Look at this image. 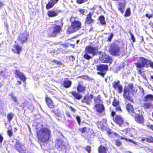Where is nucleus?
Segmentation results:
<instances>
[{"mask_svg": "<svg viewBox=\"0 0 153 153\" xmlns=\"http://www.w3.org/2000/svg\"><path fill=\"white\" fill-rule=\"evenodd\" d=\"M51 134L50 130L45 128L40 129L36 132L38 140L42 142H47L50 139Z\"/></svg>", "mask_w": 153, "mask_h": 153, "instance_id": "nucleus-1", "label": "nucleus"}, {"mask_svg": "<svg viewBox=\"0 0 153 153\" xmlns=\"http://www.w3.org/2000/svg\"><path fill=\"white\" fill-rule=\"evenodd\" d=\"M134 93L135 88L133 85L129 83L124 88L123 95L124 99L126 101H132V96L134 95Z\"/></svg>", "mask_w": 153, "mask_h": 153, "instance_id": "nucleus-2", "label": "nucleus"}, {"mask_svg": "<svg viewBox=\"0 0 153 153\" xmlns=\"http://www.w3.org/2000/svg\"><path fill=\"white\" fill-rule=\"evenodd\" d=\"M138 61L137 62L135 63V65L137 68V70L139 74L142 75V72L140 68L144 67H149L150 60L144 57H140Z\"/></svg>", "mask_w": 153, "mask_h": 153, "instance_id": "nucleus-3", "label": "nucleus"}, {"mask_svg": "<svg viewBox=\"0 0 153 153\" xmlns=\"http://www.w3.org/2000/svg\"><path fill=\"white\" fill-rule=\"evenodd\" d=\"M14 148L18 152L20 153H29L27 148L19 141H17L15 144Z\"/></svg>", "mask_w": 153, "mask_h": 153, "instance_id": "nucleus-4", "label": "nucleus"}, {"mask_svg": "<svg viewBox=\"0 0 153 153\" xmlns=\"http://www.w3.org/2000/svg\"><path fill=\"white\" fill-rule=\"evenodd\" d=\"M81 25L80 22L79 21H74L72 22L71 26L68 28V31L70 33L74 32L81 28Z\"/></svg>", "mask_w": 153, "mask_h": 153, "instance_id": "nucleus-5", "label": "nucleus"}, {"mask_svg": "<svg viewBox=\"0 0 153 153\" xmlns=\"http://www.w3.org/2000/svg\"><path fill=\"white\" fill-rule=\"evenodd\" d=\"M143 101L148 102L144 103V107L146 109L150 108L152 106V102L153 101V95L151 94H149L145 96L143 99Z\"/></svg>", "mask_w": 153, "mask_h": 153, "instance_id": "nucleus-6", "label": "nucleus"}, {"mask_svg": "<svg viewBox=\"0 0 153 153\" xmlns=\"http://www.w3.org/2000/svg\"><path fill=\"white\" fill-rule=\"evenodd\" d=\"M97 74L103 76L108 70V66L107 65L100 64L97 66Z\"/></svg>", "mask_w": 153, "mask_h": 153, "instance_id": "nucleus-7", "label": "nucleus"}, {"mask_svg": "<svg viewBox=\"0 0 153 153\" xmlns=\"http://www.w3.org/2000/svg\"><path fill=\"white\" fill-rule=\"evenodd\" d=\"M56 146L59 150L66 149H68L69 146L68 143L63 142L62 139L57 140L56 141Z\"/></svg>", "mask_w": 153, "mask_h": 153, "instance_id": "nucleus-8", "label": "nucleus"}, {"mask_svg": "<svg viewBox=\"0 0 153 153\" xmlns=\"http://www.w3.org/2000/svg\"><path fill=\"white\" fill-rule=\"evenodd\" d=\"M120 50V48L118 45L113 43L110 47L109 51L111 55L116 56L119 55Z\"/></svg>", "mask_w": 153, "mask_h": 153, "instance_id": "nucleus-9", "label": "nucleus"}, {"mask_svg": "<svg viewBox=\"0 0 153 153\" xmlns=\"http://www.w3.org/2000/svg\"><path fill=\"white\" fill-rule=\"evenodd\" d=\"M28 36L29 33L27 31H24L19 34L18 40L20 43L23 44L27 41Z\"/></svg>", "mask_w": 153, "mask_h": 153, "instance_id": "nucleus-10", "label": "nucleus"}, {"mask_svg": "<svg viewBox=\"0 0 153 153\" xmlns=\"http://www.w3.org/2000/svg\"><path fill=\"white\" fill-rule=\"evenodd\" d=\"M57 22H60L61 27L60 25H56L54 27L52 33L48 34L49 36H55L60 32L61 29L62 27L63 26V23L62 21H57Z\"/></svg>", "mask_w": 153, "mask_h": 153, "instance_id": "nucleus-11", "label": "nucleus"}, {"mask_svg": "<svg viewBox=\"0 0 153 153\" xmlns=\"http://www.w3.org/2000/svg\"><path fill=\"white\" fill-rule=\"evenodd\" d=\"M85 51L86 53L91 54L94 56L97 54L98 49L95 47H93L91 46H88L85 47Z\"/></svg>", "mask_w": 153, "mask_h": 153, "instance_id": "nucleus-12", "label": "nucleus"}, {"mask_svg": "<svg viewBox=\"0 0 153 153\" xmlns=\"http://www.w3.org/2000/svg\"><path fill=\"white\" fill-rule=\"evenodd\" d=\"M102 62L106 63H111L112 59L111 57L106 54L103 55L101 57Z\"/></svg>", "mask_w": 153, "mask_h": 153, "instance_id": "nucleus-13", "label": "nucleus"}, {"mask_svg": "<svg viewBox=\"0 0 153 153\" xmlns=\"http://www.w3.org/2000/svg\"><path fill=\"white\" fill-rule=\"evenodd\" d=\"M135 117L136 121L139 123H143L144 122V118L143 115L136 114L135 115H132Z\"/></svg>", "mask_w": 153, "mask_h": 153, "instance_id": "nucleus-14", "label": "nucleus"}, {"mask_svg": "<svg viewBox=\"0 0 153 153\" xmlns=\"http://www.w3.org/2000/svg\"><path fill=\"white\" fill-rule=\"evenodd\" d=\"M59 0H48V2L46 6V9L48 10L52 7Z\"/></svg>", "mask_w": 153, "mask_h": 153, "instance_id": "nucleus-15", "label": "nucleus"}, {"mask_svg": "<svg viewBox=\"0 0 153 153\" xmlns=\"http://www.w3.org/2000/svg\"><path fill=\"white\" fill-rule=\"evenodd\" d=\"M116 123L122 126L124 122V118L120 115H117L115 118Z\"/></svg>", "mask_w": 153, "mask_h": 153, "instance_id": "nucleus-16", "label": "nucleus"}, {"mask_svg": "<svg viewBox=\"0 0 153 153\" xmlns=\"http://www.w3.org/2000/svg\"><path fill=\"white\" fill-rule=\"evenodd\" d=\"M93 96L91 94H86L84 97L83 100H82L83 102H85L87 104L90 103L93 98Z\"/></svg>", "mask_w": 153, "mask_h": 153, "instance_id": "nucleus-17", "label": "nucleus"}, {"mask_svg": "<svg viewBox=\"0 0 153 153\" xmlns=\"http://www.w3.org/2000/svg\"><path fill=\"white\" fill-rule=\"evenodd\" d=\"M126 108L129 113L131 115H135L136 112L134 111L133 106L131 104H128L126 106Z\"/></svg>", "mask_w": 153, "mask_h": 153, "instance_id": "nucleus-18", "label": "nucleus"}, {"mask_svg": "<svg viewBox=\"0 0 153 153\" xmlns=\"http://www.w3.org/2000/svg\"><path fill=\"white\" fill-rule=\"evenodd\" d=\"M86 89L84 85L82 82H80L77 87V90L79 92H81L84 91Z\"/></svg>", "mask_w": 153, "mask_h": 153, "instance_id": "nucleus-19", "label": "nucleus"}, {"mask_svg": "<svg viewBox=\"0 0 153 153\" xmlns=\"http://www.w3.org/2000/svg\"><path fill=\"white\" fill-rule=\"evenodd\" d=\"M95 107L97 111L99 113L103 112L104 111V107L102 104H96Z\"/></svg>", "mask_w": 153, "mask_h": 153, "instance_id": "nucleus-20", "label": "nucleus"}, {"mask_svg": "<svg viewBox=\"0 0 153 153\" xmlns=\"http://www.w3.org/2000/svg\"><path fill=\"white\" fill-rule=\"evenodd\" d=\"M15 74L22 81L25 82L26 78L23 73H22L19 71L16 70L15 71Z\"/></svg>", "mask_w": 153, "mask_h": 153, "instance_id": "nucleus-21", "label": "nucleus"}, {"mask_svg": "<svg viewBox=\"0 0 153 153\" xmlns=\"http://www.w3.org/2000/svg\"><path fill=\"white\" fill-rule=\"evenodd\" d=\"M92 14L91 13L87 15L85 20V23L88 24H91L94 22V20L91 18Z\"/></svg>", "mask_w": 153, "mask_h": 153, "instance_id": "nucleus-22", "label": "nucleus"}, {"mask_svg": "<svg viewBox=\"0 0 153 153\" xmlns=\"http://www.w3.org/2000/svg\"><path fill=\"white\" fill-rule=\"evenodd\" d=\"M112 105L115 107V109L116 111H122L120 107L119 106V102L118 100L114 99Z\"/></svg>", "mask_w": 153, "mask_h": 153, "instance_id": "nucleus-23", "label": "nucleus"}, {"mask_svg": "<svg viewBox=\"0 0 153 153\" xmlns=\"http://www.w3.org/2000/svg\"><path fill=\"white\" fill-rule=\"evenodd\" d=\"M45 100L47 104L48 107L51 108L54 107V105L51 99L48 97H46Z\"/></svg>", "mask_w": 153, "mask_h": 153, "instance_id": "nucleus-24", "label": "nucleus"}, {"mask_svg": "<svg viewBox=\"0 0 153 153\" xmlns=\"http://www.w3.org/2000/svg\"><path fill=\"white\" fill-rule=\"evenodd\" d=\"M58 12L55 11L51 10L48 11V15L49 17H53L57 15Z\"/></svg>", "mask_w": 153, "mask_h": 153, "instance_id": "nucleus-25", "label": "nucleus"}, {"mask_svg": "<svg viewBox=\"0 0 153 153\" xmlns=\"http://www.w3.org/2000/svg\"><path fill=\"white\" fill-rule=\"evenodd\" d=\"M71 93L75 98L78 100H80L82 97L81 95L76 92L73 91Z\"/></svg>", "mask_w": 153, "mask_h": 153, "instance_id": "nucleus-26", "label": "nucleus"}, {"mask_svg": "<svg viewBox=\"0 0 153 153\" xmlns=\"http://www.w3.org/2000/svg\"><path fill=\"white\" fill-rule=\"evenodd\" d=\"M72 82L69 80L65 81L63 83L64 86L65 88H69L71 85Z\"/></svg>", "mask_w": 153, "mask_h": 153, "instance_id": "nucleus-27", "label": "nucleus"}, {"mask_svg": "<svg viewBox=\"0 0 153 153\" xmlns=\"http://www.w3.org/2000/svg\"><path fill=\"white\" fill-rule=\"evenodd\" d=\"M141 141H146L149 143H153V137H149L147 138H143L142 139Z\"/></svg>", "mask_w": 153, "mask_h": 153, "instance_id": "nucleus-28", "label": "nucleus"}, {"mask_svg": "<svg viewBox=\"0 0 153 153\" xmlns=\"http://www.w3.org/2000/svg\"><path fill=\"white\" fill-rule=\"evenodd\" d=\"M14 48L17 51V53L19 54L22 51V47L18 45H14Z\"/></svg>", "mask_w": 153, "mask_h": 153, "instance_id": "nucleus-29", "label": "nucleus"}, {"mask_svg": "<svg viewBox=\"0 0 153 153\" xmlns=\"http://www.w3.org/2000/svg\"><path fill=\"white\" fill-rule=\"evenodd\" d=\"M125 5L123 2L120 3H119V5L118 6V10L122 13L123 12V10L124 9Z\"/></svg>", "mask_w": 153, "mask_h": 153, "instance_id": "nucleus-30", "label": "nucleus"}, {"mask_svg": "<svg viewBox=\"0 0 153 153\" xmlns=\"http://www.w3.org/2000/svg\"><path fill=\"white\" fill-rule=\"evenodd\" d=\"M107 149L103 146H100L99 148V153H104L106 152Z\"/></svg>", "mask_w": 153, "mask_h": 153, "instance_id": "nucleus-31", "label": "nucleus"}, {"mask_svg": "<svg viewBox=\"0 0 153 153\" xmlns=\"http://www.w3.org/2000/svg\"><path fill=\"white\" fill-rule=\"evenodd\" d=\"M14 115V114L12 112L9 113L7 114V118L8 122H10L12 120L13 117Z\"/></svg>", "mask_w": 153, "mask_h": 153, "instance_id": "nucleus-32", "label": "nucleus"}, {"mask_svg": "<svg viewBox=\"0 0 153 153\" xmlns=\"http://www.w3.org/2000/svg\"><path fill=\"white\" fill-rule=\"evenodd\" d=\"M112 84L114 88L115 89L117 88L121 85L120 84V82L119 81L117 82H114Z\"/></svg>", "mask_w": 153, "mask_h": 153, "instance_id": "nucleus-33", "label": "nucleus"}, {"mask_svg": "<svg viewBox=\"0 0 153 153\" xmlns=\"http://www.w3.org/2000/svg\"><path fill=\"white\" fill-rule=\"evenodd\" d=\"M99 19L101 24L104 25L105 24V18L103 16H100L99 17Z\"/></svg>", "mask_w": 153, "mask_h": 153, "instance_id": "nucleus-34", "label": "nucleus"}, {"mask_svg": "<svg viewBox=\"0 0 153 153\" xmlns=\"http://www.w3.org/2000/svg\"><path fill=\"white\" fill-rule=\"evenodd\" d=\"M121 139L122 140L123 139H125V140L126 141H129L130 142H131L133 143H134V144L137 145V143L129 139H128L126 138H125L123 137H121Z\"/></svg>", "mask_w": 153, "mask_h": 153, "instance_id": "nucleus-35", "label": "nucleus"}, {"mask_svg": "<svg viewBox=\"0 0 153 153\" xmlns=\"http://www.w3.org/2000/svg\"><path fill=\"white\" fill-rule=\"evenodd\" d=\"M88 53H85L83 56V57L84 59L87 60H89L91 58H92V57L89 55L88 54Z\"/></svg>", "mask_w": 153, "mask_h": 153, "instance_id": "nucleus-36", "label": "nucleus"}, {"mask_svg": "<svg viewBox=\"0 0 153 153\" xmlns=\"http://www.w3.org/2000/svg\"><path fill=\"white\" fill-rule=\"evenodd\" d=\"M131 13L130 10L129 8H128L125 13V16H128L130 15Z\"/></svg>", "mask_w": 153, "mask_h": 153, "instance_id": "nucleus-37", "label": "nucleus"}, {"mask_svg": "<svg viewBox=\"0 0 153 153\" xmlns=\"http://www.w3.org/2000/svg\"><path fill=\"white\" fill-rule=\"evenodd\" d=\"M117 90L118 93L121 94L122 92L123 91V88L122 85H121L119 86V87H118V88H117Z\"/></svg>", "mask_w": 153, "mask_h": 153, "instance_id": "nucleus-38", "label": "nucleus"}, {"mask_svg": "<svg viewBox=\"0 0 153 153\" xmlns=\"http://www.w3.org/2000/svg\"><path fill=\"white\" fill-rule=\"evenodd\" d=\"M115 144L118 146H120L122 145V143L119 140H117L115 141Z\"/></svg>", "mask_w": 153, "mask_h": 153, "instance_id": "nucleus-39", "label": "nucleus"}, {"mask_svg": "<svg viewBox=\"0 0 153 153\" xmlns=\"http://www.w3.org/2000/svg\"><path fill=\"white\" fill-rule=\"evenodd\" d=\"M11 96L12 98L13 99L14 101L15 102H17V98L14 95L13 93H12L11 94Z\"/></svg>", "mask_w": 153, "mask_h": 153, "instance_id": "nucleus-40", "label": "nucleus"}, {"mask_svg": "<svg viewBox=\"0 0 153 153\" xmlns=\"http://www.w3.org/2000/svg\"><path fill=\"white\" fill-rule=\"evenodd\" d=\"M7 134L8 136L10 137H11L13 134V132L12 131L10 130H9L7 131Z\"/></svg>", "mask_w": 153, "mask_h": 153, "instance_id": "nucleus-41", "label": "nucleus"}, {"mask_svg": "<svg viewBox=\"0 0 153 153\" xmlns=\"http://www.w3.org/2000/svg\"><path fill=\"white\" fill-rule=\"evenodd\" d=\"M129 33L131 35V39L132 40L133 42H134L135 41V38L134 36L133 35V34L132 33H131V32H130Z\"/></svg>", "mask_w": 153, "mask_h": 153, "instance_id": "nucleus-42", "label": "nucleus"}, {"mask_svg": "<svg viewBox=\"0 0 153 153\" xmlns=\"http://www.w3.org/2000/svg\"><path fill=\"white\" fill-rule=\"evenodd\" d=\"M113 35H114L112 33H111L110 36L107 39V41L108 42L111 41L113 36Z\"/></svg>", "mask_w": 153, "mask_h": 153, "instance_id": "nucleus-43", "label": "nucleus"}, {"mask_svg": "<svg viewBox=\"0 0 153 153\" xmlns=\"http://www.w3.org/2000/svg\"><path fill=\"white\" fill-rule=\"evenodd\" d=\"M87 1V0H77V2L79 4H81Z\"/></svg>", "mask_w": 153, "mask_h": 153, "instance_id": "nucleus-44", "label": "nucleus"}, {"mask_svg": "<svg viewBox=\"0 0 153 153\" xmlns=\"http://www.w3.org/2000/svg\"><path fill=\"white\" fill-rule=\"evenodd\" d=\"M86 150L88 152V153H90L91 150V146H87L86 147Z\"/></svg>", "mask_w": 153, "mask_h": 153, "instance_id": "nucleus-45", "label": "nucleus"}, {"mask_svg": "<svg viewBox=\"0 0 153 153\" xmlns=\"http://www.w3.org/2000/svg\"><path fill=\"white\" fill-rule=\"evenodd\" d=\"M76 120H77L79 124H80L81 119L80 117L79 116H77L76 117Z\"/></svg>", "mask_w": 153, "mask_h": 153, "instance_id": "nucleus-46", "label": "nucleus"}, {"mask_svg": "<svg viewBox=\"0 0 153 153\" xmlns=\"http://www.w3.org/2000/svg\"><path fill=\"white\" fill-rule=\"evenodd\" d=\"M87 128L86 127H84L82 129H80V131L82 133H85L86 131Z\"/></svg>", "mask_w": 153, "mask_h": 153, "instance_id": "nucleus-47", "label": "nucleus"}, {"mask_svg": "<svg viewBox=\"0 0 153 153\" xmlns=\"http://www.w3.org/2000/svg\"><path fill=\"white\" fill-rule=\"evenodd\" d=\"M146 16L149 19H150V18H152L153 16L152 14H149V15L148 14H146Z\"/></svg>", "mask_w": 153, "mask_h": 153, "instance_id": "nucleus-48", "label": "nucleus"}, {"mask_svg": "<svg viewBox=\"0 0 153 153\" xmlns=\"http://www.w3.org/2000/svg\"><path fill=\"white\" fill-rule=\"evenodd\" d=\"M70 110L71 111L74 113L75 111V110L74 108L73 107L71 106H70Z\"/></svg>", "mask_w": 153, "mask_h": 153, "instance_id": "nucleus-49", "label": "nucleus"}, {"mask_svg": "<svg viewBox=\"0 0 153 153\" xmlns=\"http://www.w3.org/2000/svg\"><path fill=\"white\" fill-rule=\"evenodd\" d=\"M149 63V66H150L152 68H153V62H152L151 61H150V62Z\"/></svg>", "mask_w": 153, "mask_h": 153, "instance_id": "nucleus-50", "label": "nucleus"}, {"mask_svg": "<svg viewBox=\"0 0 153 153\" xmlns=\"http://www.w3.org/2000/svg\"><path fill=\"white\" fill-rule=\"evenodd\" d=\"M3 139V138L2 135L0 134V143H1Z\"/></svg>", "mask_w": 153, "mask_h": 153, "instance_id": "nucleus-51", "label": "nucleus"}, {"mask_svg": "<svg viewBox=\"0 0 153 153\" xmlns=\"http://www.w3.org/2000/svg\"><path fill=\"white\" fill-rule=\"evenodd\" d=\"M69 59L70 60H71L72 61H73L75 59L74 57L73 56H70Z\"/></svg>", "mask_w": 153, "mask_h": 153, "instance_id": "nucleus-52", "label": "nucleus"}, {"mask_svg": "<svg viewBox=\"0 0 153 153\" xmlns=\"http://www.w3.org/2000/svg\"><path fill=\"white\" fill-rule=\"evenodd\" d=\"M66 114L67 115V116H68V117L71 118V116L70 114V113L68 112H67L66 113Z\"/></svg>", "mask_w": 153, "mask_h": 153, "instance_id": "nucleus-53", "label": "nucleus"}, {"mask_svg": "<svg viewBox=\"0 0 153 153\" xmlns=\"http://www.w3.org/2000/svg\"><path fill=\"white\" fill-rule=\"evenodd\" d=\"M79 11L80 13L82 14H84V13H85L84 10L83 9H80L79 10Z\"/></svg>", "mask_w": 153, "mask_h": 153, "instance_id": "nucleus-54", "label": "nucleus"}, {"mask_svg": "<svg viewBox=\"0 0 153 153\" xmlns=\"http://www.w3.org/2000/svg\"><path fill=\"white\" fill-rule=\"evenodd\" d=\"M3 3L1 1H0V9L3 7Z\"/></svg>", "mask_w": 153, "mask_h": 153, "instance_id": "nucleus-55", "label": "nucleus"}, {"mask_svg": "<svg viewBox=\"0 0 153 153\" xmlns=\"http://www.w3.org/2000/svg\"><path fill=\"white\" fill-rule=\"evenodd\" d=\"M21 83L22 82H21V81H17V83H16V84L17 85H19L21 84Z\"/></svg>", "mask_w": 153, "mask_h": 153, "instance_id": "nucleus-56", "label": "nucleus"}, {"mask_svg": "<svg viewBox=\"0 0 153 153\" xmlns=\"http://www.w3.org/2000/svg\"><path fill=\"white\" fill-rule=\"evenodd\" d=\"M111 115L112 116H114L115 114V112L114 111H113L111 112Z\"/></svg>", "mask_w": 153, "mask_h": 153, "instance_id": "nucleus-57", "label": "nucleus"}, {"mask_svg": "<svg viewBox=\"0 0 153 153\" xmlns=\"http://www.w3.org/2000/svg\"><path fill=\"white\" fill-rule=\"evenodd\" d=\"M56 63L57 64L59 65H60L61 64V62H60L58 61H57Z\"/></svg>", "mask_w": 153, "mask_h": 153, "instance_id": "nucleus-58", "label": "nucleus"}, {"mask_svg": "<svg viewBox=\"0 0 153 153\" xmlns=\"http://www.w3.org/2000/svg\"><path fill=\"white\" fill-rule=\"evenodd\" d=\"M74 19V18L73 17H71L70 18V21L72 22V21Z\"/></svg>", "mask_w": 153, "mask_h": 153, "instance_id": "nucleus-59", "label": "nucleus"}, {"mask_svg": "<svg viewBox=\"0 0 153 153\" xmlns=\"http://www.w3.org/2000/svg\"><path fill=\"white\" fill-rule=\"evenodd\" d=\"M93 30V28L92 27H91L89 30V32H91V31H92Z\"/></svg>", "mask_w": 153, "mask_h": 153, "instance_id": "nucleus-60", "label": "nucleus"}, {"mask_svg": "<svg viewBox=\"0 0 153 153\" xmlns=\"http://www.w3.org/2000/svg\"><path fill=\"white\" fill-rule=\"evenodd\" d=\"M150 127L151 129H152L153 128V126L152 125L150 126Z\"/></svg>", "mask_w": 153, "mask_h": 153, "instance_id": "nucleus-61", "label": "nucleus"}, {"mask_svg": "<svg viewBox=\"0 0 153 153\" xmlns=\"http://www.w3.org/2000/svg\"><path fill=\"white\" fill-rule=\"evenodd\" d=\"M57 61H56V60H53V62L54 63H56V62H57Z\"/></svg>", "mask_w": 153, "mask_h": 153, "instance_id": "nucleus-62", "label": "nucleus"}, {"mask_svg": "<svg viewBox=\"0 0 153 153\" xmlns=\"http://www.w3.org/2000/svg\"><path fill=\"white\" fill-rule=\"evenodd\" d=\"M150 77L152 79H153V76H152V75H151V76H150Z\"/></svg>", "mask_w": 153, "mask_h": 153, "instance_id": "nucleus-63", "label": "nucleus"}, {"mask_svg": "<svg viewBox=\"0 0 153 153\" xmlns=\"http://www.w3.org/2000/svg\"><path fill=\"white\" fill-rule=\"evenodd\" d=\"M126 153H132L128 151V152H126Z\"/></svg>", "mask_w": 153, "mask_h": 153, "instance_id": "nucleus-64", "label": "nucleus"}]
</instances>
